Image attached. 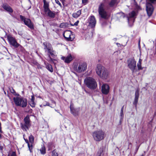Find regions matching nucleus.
I'll list each match as a JSON object with an SVG mask.
<instances>
[{
  "instance_id": "6e6552de",
  "label": "nucleus",
  "mask_w": 156,
  "mask_h": 156,
  "mask_svg": "<svg viewBox=\"0 0 156 156\" xmlns=\"http://www.w3.org/2000/svg\"><path fill=\"white\" fill-rule=\"evenodd\" d=\"M156 2V0H149V2L146 3V10L148 16H151L153 11V8L151 3H154Z\"/></svg>"
},
{
  "instance_id": "c03bdc74",
  "label": "nucleus",
  "mask_w": 156,
  "mask_h": 156,
  "mask_svg": "<svg viewBox=\"0 0 156 156\" xmlns=\"http://www.w3.org/2000/svg\"><path fill=\"white\" fill-rule=\"evenodd\" d=\"M2 138V135H1L0 134V139L1 138Z\"/></svg>"
},
{
  "instance_id": "72a5a7b5",
  "label": "nucleus",
  "mask_w": 156,
  "mask_h": 156,
  "mask_svg": "<svg viewBox=\"0 0 156 156\" xmlns=\"http://www.w3.org/2000/svg\"><path fill=\"white\" fill-rule=\"evenodd\" d=\"M66 25L65 23H62L59 26V27L60 28H65L66 27Z\"/></svg>"
},
{
  "instance_id": "c9c22d12",
  "label": "nucleus",
  "mask_w": 156,
  "mask_h": 156,
  "mask_svg": "<svg viewBox=\"0 0 156 156\" xmlns=\"http://www.w3.org/2000/svg\"><path fill=\"white\" fill-rule=\"evenodd\" d=\"M123 112H120V119H123Z\"/></svg>"
},
{
  "instance_id": "37998d69",
  "label": "nucleus",
  "mask_w": 156,
  "mask_h": 156,
  "mask_svg": "<svg viewBox=\"0 0 156 156\" xmlns=\"http://www.w3.org/2000/svg\"><path fill=\"white\" fill-rule=\"evenodd\" d=\"M3 149V147L2 146H0V151L2 150Z\"/></svg>"
},
{
  "instance_id": "423d86ee",
  "label": "nucleus",
  "mask_w": 156,
  "mask_h": 156,
  "mask_svg": "<svg viewBox=\"0 0 156 156\" xmlns=\"http://www.w3.org/2000/svg\"><path fill=\"white\" fill-rule=\"evenodd\" d=\"M44 49L46 52L48 53V57L50 59L48 60L50 61L52 60V58L50 56V55H54V51L51 45L49 43L44 42L43 43Z\"/></svg>"
},
{
  "instance_id": "c756f323",
  "label": "nucleus",
  "mask_w": 156,
  "mask_h": 156,
  "mask_svg": "<svg viewBox=\"0 0 156 156\" xmlns=\"http://www.w3.org/2000/svg\"><path fill=\"white\" fill-rule=\"evenodd\" d=\"M103 148H100L97 154V156H103Z\"/></svg>"
},
{
  "instance_id": "a211bd4d",
  "label": "nucleus",
  "mask_w": 156,
  "mask_h": 156,
  "mask_svg": "<svg viewBox=\"0 0 156 156\" xmlns=\"http://www.w3.org/2000/svg\"><path fill=\"white\" fill-rule=\"evenodd\" d=\"M139 96V90H136L135 91V99L133 102V104L135 105L136 108L137 107V105L138 101Z\"/></svg>"
},
{
  "instance_id": "58836bf2",
  "label": "nucleus",
  "mask_w": 156,
  "mask_h": 156,
  "mask_svg": "<svg viewBox=\"0 0 156 156\" xmlns=\"http://www.w3.org/2000/svg\"><path fill=\"white\" fill-rule=\"evenodd\" d=\"M79 23V21L77 20L76 22L74 23V24L73 25V26H77Z\"/></svg>"
},
{
  "instance_id": "aec40b11",
  "label": "nucleus",
  "mask_w": 156,
  "mask_h": 156,
  "mask_svg": "<svg viewBox=\"0 0 156 156\" xmlns=\"http://www.w3.org/2000/svg\"><path fill=\"white\" fill-rule=\"evenodd\" d=\"M44 2L43 8L45 12H46L48 10L50 9L49 8V2H47L46 0H43Z\"/></svg>"
},
{
  "instance_id": "7c9ffc66",
  "label": "nucleus",
  "mask_w": 156,
  "mask_h": 156,
  "mask_svg": "<svg viewBox=\"0 0 156 156\" xmlns=\"http://www.w3.org/2000/svg\"><path fill=\"white\" fill-rule=\"evenodd\" d=\"M28 4V5H26V7L27 9H29L31 7V2L30 0H25Z\"/></svg>"
},
{
  "instance_id": "412c9836",
  "label": "nucleus",
  "mask_w": 156,
  "mask_h": 156,
  "mask_svg": "<svg viewBox=\"0 0 156 156\" xmlns=\"http://www.w3.org/2000/svg\"><path fill=\"white\" fill-rule=\"evenodd\" d=\"M3 8L6 11L8 12L9 13H12L13 10L12 8L8 5L4 4L2 6Z\"/></svg>"
},
{
  "instance_id": "a19ab883",
  "label": "nucleus",
  "mask_w": 156,
  "mask_h": 156,
  "mask_svg": "<svg viewBox=\"0 0 156 156\" xmlns=\"http://www.w3.org/2000/svg\"><path fill=\"white\" fill-rule=\"evenodd\" d=\"M49 103L48 102H47L45 105H44V106H50Z\"/></svg>"
},
{
  "instance_id": "dca6fc26",
  "label": "nucleus",
  "mask_w": 156,
  "mask_h": 156,
  "mask_svg": "<svg viewBox=\"0 0 156 156\" xmlns=\"http://www.w3.org/2000/svg\"><path fill=\"white\" fill-rule=\"evenodd\" d=\"M8 39L9 42L11 44L16 47L18 46L19 45L14 38L11 36H8Z\"/></svg>"
},
{
  "instance_id": "2eb2a0df",
  "label": "nucleus",
  "mask_w": 156,
  "mask_h": 156,
  "mask_svg": "<svg viewBox=\"0 0 156 156\" xmlns=\"http://www.w3.org/2000/svg\"><path fill=\"white\" fill-rule=\"evenodd\" d=\"M70 108L71 113L74 116H76L78 115L79 108H74L72 104H71Z\"/></svg>"
},
{
  "instance_id": "6ab92c4d",
  "label": "nucleus",
  "mask_w": 156,
  "mask_h": 156,
  "mask_svg": "<svg viewBox=\"0 0 156 156\" xmlns=\"http://www.w3.org/2000/svg\"><path fill=\"white\" fill-rule=\"evenodd\" d=\"M27 105V100L26 98H20V107L24 108Z\"/></svg>"
},
{
  "instance_id": "de8ad7c7",
  "label": "nucleus",
  "mask_w": 156,
  "mask_h": 156,
  "mask_svg": "<svg viewBox=\"0 0 156 156\" xmlns=\"http://www.w3.org/2000/svg\"><path fill=\"white\" fill-rule=\"evenodd\" d=\"M144 156V155H143V154H142V155H141V156Z\"/></svg>"
},
{
  "instance_id": "ea45409f",
  "label": "nucleus",
  "mask_w": 156,
  "mask_h": 156,
  "mask_svg": "<svg viewBox=\"0 0 156 156\" xmlns=\"http://www.w3.org/2000/svg\"><path fill=\"white\" fill-rule=\"evenodd\" d=\"M11 156H16L15 152H12Z\"/></svg>"
},
{
  "instance_id": "5701e85b",
  "label": "nucleus",
  "mask_w": 156,
  "mask_h": 156,
  "mask_svg": "<svg viewBox=\"0 0 156 156\" xmlns=\"http://www.w3.org/2000/svg\"><path fill=\"white\" fill-rule=\"evenodd\" d=\"M45 13H47L48 16L51 18H54L55 15V12H52L50 9L48 10L47 12Z\"/></svg>"
},
{
  "instance_id": "7ed1b4c3",
  "label": "nucleus",
  "mask_w": 156,
  "mask_h": 156,
  "mask_svg": "<svg viewBox=\"0 0 156 156\" xmlns=\"http://www.w3.org/2000/svg\"><path fill=\"white\" fill-rule=\"evenodd\" d=\"M84 83L88 88L92 90L95 89L97 86L96 80L92 77H87L84 80Z\"/></svg>"
},
{
  "instance_id": "f8f14e48",
  "label": "nucleus",
  "mask_w": 156,
  "mask_h": 156,
  "mask_svg": "<svg viewBox=\"0 0 156 156\" xmlns=\"http://www.w3.org/2000/svg\"><path fill=\"white\" fill-rule=\"evenodd\" d=\"M29 142H28V140H26L28 146L29 147V150L30 152H32V149L33 147V144L34 142V138L33 136L30 135L29 138Z\"/></svg>"
},
{
  "instance_id": "4be33fe9",
  "label": "nucleus",
  "mask_w": 156,
  "mask_h": 156,
  "mask_svg": "<svg viewBox=\"0 0 156 156\" xmlns=\"http://www.w3.org/2000/svg\"><path fill=\"white\" fill-rule=\"evenodd\" d=\"M119 2V0H111L109 2L108 5L111 7H112L114 5H117Z\"/></svg>"
},
{
  "instance_id": "4468645a",
  "label": "nucleus",
  "mask_w": 156,
  "mask_h": 156,
  "mask_svg": "<svg viewBox=\"0 0 156 156\" xmlns=\"http://www.w3.org/2000/svg\"><path fill=\"white\" fill-rule=\"evenodd\" d=\"M109 91V86L107 84H103L101 86V91L105 94H107Z\"/></svg>"
},
{
  "instance_id": "2f4dec72",
  "label": "nucleus",
  "mask_w": 156,
  "mask_h": 156,
  "mask_svg": "<svg viewBox=\"0 0 156 156\" xmlns=\"http://www.w3.org/2000/svg\"><path fill=\"white\" fill-rule=\"evenodd\" d=\"M40 152L42 154H44L45 153V148L44 146L42 147L40 149Z\"/></svg>"
},
{
  "instance_id": "f704fd0d",
  "label": "nucleus",
  "mask_w": 156,
  "mask_h": 156,
  "mask_svg": "<svg viewBox=\"0 0 156 156\" xmlns=\"http://www.w3.org/2000/svg\"><path fill=\"white\" fill-rule=\"evenodd\" d=\"M9 89L12 93L14 95L15 94L16 92L12 88H10Z\"/></svg>"
},
{
  "instance_id": "ddd939ff",
  "label": "nucleus",
  "mask_w": 156,
  "mask_h": 156,
  "mask_svg": "<svg viewBox=\"0 0 156 156\" xmlns=\"http://www.w3.org/2000/svg\"><path fill=\"white\" fill-rule=\"evenodd\" d=\"M89 26L91 27H94L96 23V21L94 16H91L88 18Z\"/></svg>"
},
{
  "instance_id": "f03ea898",
  "label": "nucleus",
  "mask_w": 156,
  "mask_h": 156,
  "mask_svg": "<svg viewBox=\"0 0 156 156\" xmlns=\"http://www.w3.org/2000/svg\"><path fill=\"white\" fill-rule=\"evenodd\" d=\"M104 0L103 2L100 3L98 8V12L100 17L104 19H107L108 17V13L105 9L106 5L105 1Z\"/></svg>"
},
{
  "instance_id": "e433bc0d",
  "label": "nucleus",
  "mask_w": 156,
  "mask_h": 156,
  "mask_svg": "<svg viewBox=\"0 0 156 156\" xmlns=\"http://www.w3.org/2000/svg\"><path fill=\"white\" fill-rule=\"evenodd\" d=\"M88 0H82V3L83 4L86 5L88 2Z\"/></svg>"
},
{
  "instance_id": "cd10ccee",
  "label": "nucleus",
  "mask_w": 156,
  "mask_h": 156,
  "mask_svg": "<svg viewBox=\"0 0 156 156\" xmlns=\"http://www.w3.org/2000/svg\"><path fill=\"white\" fill-rule=\"evenodd\" d=\"M14 102L17 106H20V99L18 97H14L13 98Z\"/></svg>"
},
{
  "instance_id": "f257e3e1",
  "label": "nucleus",
  "mask_w": 156,
  "mask_h": 156,
  "mask_svg": "<svg viewBox=\"0 0 156 156\" xmlns=\"http://www.w3.org/2000/svg\"><path fill=\"white\" fill-rule=\"evenodd\" d=\"M96 71L98 75L102 79H106L109 77V71L104 66L100 64L97 65Z\"/></svg>"
},
{
  "instance_id": "c85d7f7f",
  "label": "nucleus",
  "mask_w": 156,
  "mask_h": 156,
  "mask_svg": "<svg viewBox=\"0 0 156 156\" xmlns=\"http://www.w3.org/2000/svg\"><path fill=\"white\" fill-rule=\"evenodd\" d=\"M136 15V12L133 11L129 13V17L128 18V21L129 22L130 21V19L131 18L134 17Z\"/></svg>"
},
{
  "instance_id": "4c0bfd02",
  "label": "nucleus",
  "mask_w": 156,
  "mask_h": 156,
  "mask_svg": "<svg viewBox=\"0 0 156 156\" xmlns=\"http://www.w3.org/2000/svg\"><path fill=\"white\" fill-rule=\"evenodd\" d=\"M55 2L58 4L59 6H61V3L59 2L58 0H55Z\"/></svg>"
},
{
  "instance_id": "49530a36",
  "label": "nucleus",
  "mask_w": 156,
  "mask_h": 156,
  "mask_svg": "<svg viewBox=\"0 0 156 156\" xmlns=\"http://www.w3.org/2000/svg\"><path fill=\"white\" fill-rule=\"evenodd\" d=\"M55 111H56L57 112H58L57 111V110H56L55 109Z\"/></svg>"
},
{
  "instance_id": "1a4fd4ad",
  "label": "nucleus",
  "mask_w": 156,
  "mask_h": 156,
  "mask_svg": "<svg viewBox=\"0 0 156 156\" xmlns=\"http://www.w3.org/2000/svg\"><path fill=\"white\" fill-rule=\"evenodd\" d=\"M20 19L23 22L25 25H26L31 29H34V25L29 19H26L23 16L20 15Z\"/></svg>"
},
{
  "instance_id": "a878e982",
  "label": "nucleus",
  "mask_w": 156,
  "mask_h": 156,
  "mask_svg": "<svg viewBox=\"0 0 156 156\" xmlns=\"http://www.w3.org/2000/svg\"><path fill=\"white\" fill-rule=\"evenodd\" d=\"M81 14V10H78L76 12H75L73 13L72 16L74 18H78Z\"/></svg>"
},
{
  "instance_id": "bb28decb",
  "label": "nucleus",
  "mask_w": 156,
  "mask_h": 156,
  "mask_svg": "<svg viewBox=\"0 0 156 156\" xmlns=\"http://www.w3.org/2000/svg\"><path fill=\"white\" fill-rule=\"evenodd\" d=\"M142 60L141 58H140L139 61L137 63V66L138 68V69L139 70L142 69L143 68L142 67L141 64Z\"/></svg>"
},
{
  "instance_id": "9b49d317",
  "label": "nucleus",
  "mask_w": 156,
  "mask_h": 156,
  "mask_svg": "<svg viewBox=\"0 0 156 156\" xmlns=\"http://www.w3.org/2000/svg\"><path fill=\"white\" fill-rule=\"evenodd\" d=\"M63 36L67 40L69 41H73L75 37L74 35L70 30L66 31L63 34Z\"/></svg>"
},
{
  "instance_id": "473e14b6",
  "label": "nucleus",
  "mask_w": 156,
  "mask_h": 156,
  "mask_svg": "<svg viewBox=\"0 0 156 156\" xmlns=\"http://www.w3.org/2000/svg\"><path fill=\"white\" fill-rule=\"evenodd\" d=\"M58 154L56 152L55 150H54L52 153V156H58Z\"/></svg>"
},
{
  "instance_id": "39448f33",
  "label": "nucleus",
  "mask_w": 156,
  "mask_h": 156,
  "mask_svg": "<svg viewBox=\"0 0 156 156\" xmlns=\"http://www.w3.org/2000/svg\"><path fill=\"white\" fill-rule=\"evenodd\" d=\"M105 133L101 130L94 131L92 134L94 140L96 141H99L104 139Z\"/></svg>"
},
{
  "instance_id": "0eeeda50",
  "label": "nucleus",
  "mask_w": 156,
  "mask_h": 156,
  "mask_svg": "<svg viewBox=\"0 0 156 156\" xmlns=\"http://www.w3.org/2000/svg\"><path fill=\"white\" fill-rule=\"evenodd\" d=\"M127 64L128 67L132 71L133 73L137 71L136 62L134 58L129 59L127 61Z\"/></svg>"
},
{
  "instance_id": "f3484780",
  "label": "nucleus",
  "mask_w": 156,
  "mask_h": 156,
  "mask_svg": "<svg viewBox=\"0 0 156 156\" xmlns=\"http://www.w3.org/2000/svg\"><path fill=\"white\" fill-rule=\"evenodd\" d=\"M61 59L64 60L65 63H69L73 60V58L72 55H70L66 57H62Z\"/></svg>"
},
{
  "instance_id": "79ce46f5",
  "label": "nucleus",
  "mask_w": 156,
  "mask_h": 156,
  "mask_svg": "<svg viewBox=\"0 0 156 156\" xmlns=\"http://www.w3.org/2000/svg\"><path fill=\"white\" fill-rule=\"evenodd\" d=\"M123 108H124V106H123L121 109L120 112H123Z\"/></svg>"
},
{
  "instance_id": "b1692460",
  "label": "nucleus",
  "mask_w": 156,
  "mask_h": 156,
  "mask_svg": "<svg viewBox=\"0 0 156 156\" xmlns=\"http://www.w3.org/2000/svg\"><path fill=\"white\" fill-rule=\"evenodd\" d=\"M34 95H33L31 96V98L29 102V104L32 107H34L35 106V103L34 101Z\"/></svg>"
},
{
  "instance_id": "09e8293b",
  "label": "nucleus",
  "mask_w": 156,
  "mask_h": 156,
  "mask_svg": "<svg viewBox=\"0 0 156 156\" xmlns=\"http://www.w3.org/2000/svg\"><path fill=\"white\" fill-rule=\"evenodd\" d=\"M53 103H55V102H54Z\"/></svg>"
},
{
  "instance_id": "393cba45",
  "label": "nucleus",
  "mask_w": 156,
  "mask_h": 156,
  "mask_svg": "<svg viewBox=\"0 0 156 156\" xmlns=\"http://www.w3.org/2000/svg\"><path fill=\"white\" fill-rule=\"evenodd\" d=\"M44 64L46 66V68L49 71L51 72H53V69L52 68L51 65L49 64H48L46 62H44Z\"/></svg>"
},
{
  "instance_id": "9d476101",
  "label": "nucleus",
  "mask_w": 156,
  "mask_h": 156,
  "mask_svg": "<svg viewBox=\"0 0 156 156\" xmlns=\"http://www.w3.org/2000/svg\"><path fill=\"white\" fill-rule=\"evenodd\" d=\"M24 123L21 124V128L24 131H26L28 129L30 124V119L29 116H27L24 119Z\"/></svg>"
},
{
  "instance_id": "a18cd8bd",
  "label": "nucleus",
  "mask_w": 156,
  "mask_h": 156,
  "mask_svg": "<svg viewBox=\"0 0 156 156\" xmlns=\"http://www.w3.org/2000/svg\"><path fill=\"white\" fill-rule=\"evenodd\" d=\"M25 112H28V111L27 110H25Z\"/></svg>"
},
{
  "instance_id": "20e7f679",
  "label": "nucleus",
  "mask_w": 156,
  "mask_h": 156,
  "mask_svg": "<svg viewBox=\"0 0 156 156\" xmlns=\"http://www.w3.org/2000/svg\"><path fill=\"white\" fill-rule=\"evenodd\" d=\"M87 69V63L84 62L75 63L73 65L74 70L78 73H81L85 71Z\"/></svg>"
}]
</instances>
